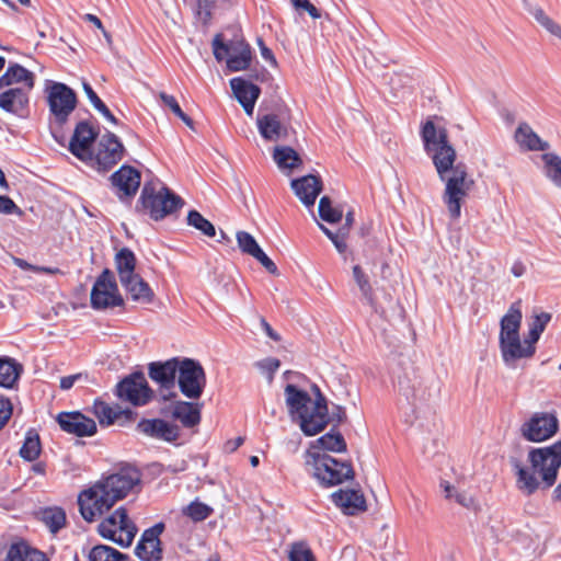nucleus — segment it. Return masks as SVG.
<instances>
[{
  "label": "nucleus",
  "instance_id": "25",
  "mask_svg": "<svg viewBox=\"0 0 561 561\" xmlns=\"http://www.w3.org/2000/svg\"><path fill=\"white\" fill-rule=\"evenodd\" d=\"M57 422L64 432L78 437L92 436L96 433L95 421L78 411L59 413Z\"/></svg>",
  "mask_w": 561,
  "mask_h": 561
},
{
  "label": "nucleus",
  "instance_id": "57",
  "mask_svg": "<svg viewBox=\"0 0 561 561\" xmlns=\"http://www.w3.org/2000/svg\"><path fill=\"white\" fill-rule=\"evenodd\" d=\"M0 213L5 215H22L21 208L7 195H0Z\"/></svg>",
  "mask_w": 561,
  "mask_h": 561
},
{
  "label": "nucleus",
  "instance_id": "5",
  "mask_svg": "<svg viewBox=\"0 0 561 561\" xmlns=\"http://www.w3.org/2000/svg\"><path fill=\"white\" fill-rule=\"evenodd\" d=\"M318 398L313 401L309 393L288 383L285 387L286 405L294 422H297L306 436L322 432L328 423V405L318 387Z\"/></svg>",
  "mask_w": 561,
  "mask_h": 561
},
{
  "label": "nucleus",
  "instance_id": "52",
  "mask_svg": "<svg viewBox=\"0 0 561 561\" xmlns=\"http://www.w3.org/2000/svg\"><path fill=\"white\" fill-rule=\"evenodd\" d=\"M319 228L323 231V233L332 241L335 249L339 253H344L347 245L345 242L346 232H332L329 228H327L324 225L318 222Z\"/></svg>",
  "mask_w": 561,
  "mask_h": 561
},
{
  "label": "nucleus",
  "instance_id": "45",
  "mask_svg": "<svg viewBox=\"0 0 561 561\" xmlns=\"http://www.w3.org/2000/svg\"><path fill=\"white\" fill-rule=\"evenodd\" d=\"M83 91L85 95L88 96L89 101L93 105V107L101 113L105 119L111 122L112 124H117L116 117L111 113L108 107L104 104V102L98 96L93 88L88 83H82Z\"/></svg>",
  "mask_w": 561,
  "mask_h": 561
},
{
  "label": "nucleus",
  "instance_id": "49",
  "mask_svg": "<svg viewBox=\"0 0 561 561\" xmlns=\"http://www.w3.org/2000/svg\"><path fill=\"white\" fill-rule=\"evenodd\" d=\"M289 561H316V557L306 541H297L290 545Z\"/></svg>",
  "mask_w": 561,
  "mask_h": 561
},
{
  "label": "nucleus",
  "instance_id": "12",
  "mask_svg": "<svg viewBox=\"0 0 561 561\" xmlns=\"http://www.w3.org/2000/svg\"><path fill=\"white\" fill-rule=\"evenodd\" d=\"M181 360L182 357H172L164 362L158 360L148 364V376L159 386L163 401L172 400L178 396L174 388Z\"/></svg>",
  "mask_w": 561,
  "mask_h": 561
},
{
  "label": "nucleus",
  "instance_id": "37",
  "mask_svg": "<svg viewBox=\"0 0 561 561\" xmlns=\"http://www.w3.org/2000/svg\"><path fill=\"white\" fill-rule=\"evenodd\" d=\"M550 320L551 314L548 312H541L539 314H536L529 324V332L527 337H525L523 345L535 347V344L540 339L541 333L545 331Z\"/></svg>",
  "mask_w": 561,
  "mask_h": 561
},
{
  "label": "nucleus",
  "instance_id": "3",
  "mask_svg": "<svg viewBox=\"0 0 561 561\" xmlns=\"http://www.w3.org/2000/svg\"><path fill=\"white\" fill-rule=\"evenodd\" d=\"M141 474L134 467L122 468L118 472L103 477L78 495L82 518L92 523L110 511L140 483Z\"/></svg>",
  "mask_w": 561,
  "mask_h": 561
},
{
  "label": "nucleus",
  "instance_id": "19",
  "mask_svg": "<svg viewBox=\"0 0 561 561\" xmlns=\"http://www.w3.org/2000/svg\"><path fill=\"white\" fill-rule=\"evenodd\" d=\"M123 152L124 146L117 136L107 131L101 138L98 151L91 161L99 170L107 171L123 158Z\"/></svg>",
  "mask_w": 561,
  "mask_h": 561
},
{
  "label": "nucleus",
  "instance_id": "4",
  "mask_svg": "<svg viewBox=\"0 0 561 561\" xmlns=\"http://www.w3.org/2000/svg\"><path fill=\"white\" fill-rule=\"evenodd\" d=\"M318 398L313 401L309 393L288 383L285 387L286 405L294 422H297L306 436L322 432L328 423V405L318 387Z\"/></svg>",
  "mask_w": 561,
  "mask_h": 561
},
{
  "label": "nucleus",
  "instance_id": "47",
  "mask_svg": "<svg viewBox=\"0 0 561 561\" xmlns=\"http://www.w3.org/2000/svg\"><path fill=\"white\" fill-rule=\"evenodd\" d=\"M213 513V508L199 501H193L183 508V514L194 522H203Z\"/></svg>",
  "mask_w": 561,
  "mask_h": 561
},
{
  "label": "nucleus",
  "instance_id": "13",
  "mask_svg": "<svg viewBox=\"0 0 561 561\" xmlns=\"http://www.w3.org/2000/svg\"><path fill=\"white\" fill-rule=\"evenodd\" d=\"M115 394L119 400L134 407H144L152 400L153 390L149 387L145 375L136 371L116 385Z\"/></svg>",
  "mask_w": 561,
  "mask_h": 561
},
{
  "label": "nucleus",
  "instance_id": "1",
  "mask_svg": "<svg viewBox=\"0 0 561 561\" xmlns=\"http://www.w3.org/2000/svg\"><path fill=\"white\" fill-rule=\"evenodd\" d=\"M421 138L425 152L432 158L437 175L445 183L443 201L450 218L458 219L461 215V203L473 186L467 165L456 163L457 153L448 139V131L427 119L421 128Z\"/></svg>",
  "mask_w": 561,
  "mask_h": 561
},
{
  "label": "nucleus",
  "instance_id": "39",
  "mask_svg": "<svg viewBox=\"0 0 561 561\" xmlns=\"http://www.w3.org/2000/svg\"><path fill=\"white\" fill-rule=\"evenodd\" d=\"M353 276L362 293L363 298L375 311H378L377 302L374 298V290L370 285L369 278L359 265L353 266Z\"/></svg>",
  "mask_w": 561,
  "mask_h": 561
},
{
  "label": "nucleus",
  "instance_id": "15",
  "mask_svg": "<svg viewBox=\"0 0 561 561\" xmlns=\"http://www.w3.org/2000/svg\"><path fill=\"white\" fill-rule=\"evenodd\" d=\"M124 304L114 274L105 268L96 278L91 290V306L96 310L117 307Z\"/></svg>",
  "mask_w": 561,
  "mask_h": 561
},
{
  "label": "nucleus",
  "instance_id": "55",
  "mask_svg": "<svg viewBox=\"0 0 561 561\" xmlns=\"http://www.w3.org/2000/svg\"><path fill=\"white\" fill-rule=\"evenodd\" d=\"M293 7L299 13L307 12L312 19H320V11L309 0H290Z\"/></svg>",
  "mask_w": 561,
  "mask_h": 561
},
{
  "label": "nucleus",
  "instance_id": "40",
  "mask_svg": "<svg viewBox=\"0 0 561 561\" xmlns=\"http://www.w3.org/2000/svg\"><path fill=\"white\" fill-rule=\"evenodd\" d=\"M313 448L320 447L328 451L344 453L346 443L343 435L339 432H329L316 440Z\"/></svg>",
  "mask_w": 561,
  "mask_h": 561
},
{
  "label": "nucleus",
  "instance_id": "58",
  "mask_svg": "<svg viewBox=\"0 0 561 561\" xmlns=\"http://www.w3.org/2000/svg\"><path fill=\"white\" fill-rule=\"evenodd\" d=\"M12 403L4 396L0 394V430L7 424L12 415Z\"/></svg>",
  "mask_w": 561,
  "mask_h": 561
},
{
  "label": "nucleus",
  "instance_id": "32",
  "mask_svg": "<svg viewBox=\"0 0 561 561\" xmlns=\"http://www.w3.org/2000/svg\"><path fill=\"white\" fill-rule=\"evenodd\" d=\"M22 365L14 358L0 356V387L12 389L22 373Z\"/></svg>",
  "mask_w": 561,
  "mask_h": 561
},
{
  "label": "nucleus",
  "instance_id": "27",
  "mask_svg": "<svg viewBox=\"0 0 561 561\" xmlns=\"http://www.w3.org/2000/svg\"><path fill=\"white\" fill-rule=\"evenodd\" d=\"M331 500L346 515H357L367 510L365 496L359 490L340 489L331 494Z\"/></svg>",
  "mask_w": 561,
  "mask_h": 561
},
{
  "label": "nucleus",
  "instance_id": "34",
  "mask_svg": "<svg viewBox=\"0 0 561 561\" xmlns=\"http://www.w3.org/2000/svg\"><path fill=\"white\" fill-rule=\"evenodd\" d=\"M122 286L135 301L150 304L153 300L152 289L139 275L131 277L127 283H122Z\"/></svg>",
  "mask_w": 561,
  "mask_h": 561
},
{
  "label": "nucleus",
  "instance_id": "18",
  "mask_svg": "<svg viewBox=\"0 0 561 561\" xmlns=\"http://www.w3.org/2000/svg\"><path fill=\"white\" fill-rule=\"evenodd\" d=\"M110 181L117 198L129 203L140 186L141 175L134 167L124 164L111 175Z\"/></svg>",
  "mask_w": 561,
  "mask_h": 561
},
{
  "label": "nucleus",
  "instance_id": "36",
  "mask_svg": "<svg viewBox=\"0 0 561 561\" xmlns=\"http://www.w3.org/2000/svg\"><path fill=\"white\" fill-rule=\"evenodd\" d=\"M273 159L279 169H295L302 163L297 151L287 146L275 147Z\"/></svg>",
  "mask_w": 561,
  "mask_h": 561
},
{
  "label": "nucleus",
  "instance_id": "2",
  "mask_svg": "<svg viewBox=\"0 0 561 561\" xmlns=\"http://www.w3.org/2000/svg\"><path fill=\"white\" fill-rule=\"evenodd\" d=\"M508 463L516 488L524 495L534 494L541 483L550 488L556 483L561 467V440L539 448L516 444L508 455Z\"/></svg>",
  "mask_w": 561,
  "mask_h": 561
},
{
  "label": "nucleus",
  "instance_id": "60",
  "mask_svg": "<svg viewBox=\"0 0 561 561\" xmlns=\"http://www.w3.org/2000/svg\"><path fill=\"white\" fill-rule=\"evenodd\" d=\"M15 264L20 268L25 270V271L43 272V273H49V274L55 273V270H53L50 267L35 266V265L27 263L23 259H15Z\"/></svg>",
  "mask_w": 561,
  "mask_h": 561
},
{
  "label": "nucleus",
  "instance_id": "26",
  "mask_svg": "<svg viewBox=\"0 0 561 561\" xmlns=\"http://www.w3.org/2000/svg\"><path fill=\"white\" fill-rule=\"evenodd\" d=\"M31 91L24 88L0 89V108L15 116L25 117Z\"/></svg>",
  "mask_w": 561,
  "mask_h": 561
},
{
  "label": "nucleus",
  "instance_id": "24",
  "mask_svg": "<svg viewBox=\"0 0 561 561\" xmlns=\"http://www.w3.org/2000/svg\"><path fill=\"white\" fill-rule=\"evenodd\" d=\"M93 413L101 425L118 424L126 426L130 424L137 416V412L130 409H122L119 405L112 407L102 400H95L93 403Z\"/></svg>",
  "mask_w": 561,
  "mask_h": 561
},
{
  "label": "nucleus",
  "instance_id": "50",
  "mask_svg": "<svg viewBox=\"0 0 561 561\" xmlns=\"http://www.w3.org/2000/svg\"><path fill=\"white\" fill-rule=\"evenodd\" d=\"M159 98L176 117H179L187 127L193 128V119L182 111L181 106L179 105L178 101L173 95L167 94L165 92H161L159 94Z\"/></svg>",
  "mask_w": 561,
  "mask_h": 561
},
{
  "label": "nucleus",
  "instance_id": "63",
  "mask_svg": "<svg viewBox=\"0 0 561 561\" xmlns=\"http://www.w3.org/2000/svg\"><path fill=\"white\" fill-rule=\"evenodd\" d=\"M454 500L466 508H471L474 505L473 497L465 492L456 493Z\"/></svg>",
  "mask_w": 561,
  "mask_h": 561
},
{
  "label": "nucleus",
  "instance_id": "9",
  "mask_svg": "<svg viewBox=\"0 0 561 561\" xmlns=\"http://www.w3.org/2000/svg\"><path fill=\"white\" fill-rule=\"evenodd\" d=\"M213 53L217 61L226 60L227 68L237 72L249 68L252 60L250 45L240 35H234L232 39L224 41L221 34H217L213 39Z\"/></svg>",
  "mask_w": 561,
  "mask_h": 561
},
{
  "label": "nucleus",
  "instance_id": "54",
  "mask_svg": "<svg viewBox=\"0 0 561 561\" xmlns=\"http://www.w3.org/2000/svg\"><path fill=\"white\" fill-rule=\"evenodd\" d=\"M280 362L275 357H267L256 363V366L261 369L263 374L267 375L270 380L273 379L274 374L279 368Z\"/></svg>",
  "mask_w": 561,
  "mask_h": 561
},
{
  "label": "nucleus",
  "instance_id": "41",
  "mask_svg": "<svg viewBox=\"0 0 561 561\" xmlns=\"http://www.w3.org/2000/svg\"><path fill=\"white\" fill-rule=\"evenodd\" d=\"M42 450L39 436L35 431H28L24 443L20 448V456L26 461H34L38 458Z\"/></svg>",
  "mask_w": 561,
  "mask_h": 561
},
{
  "label": "nucleus",
  "instance_id": "48",
  "mask_svg": "<svg viewBox=\"0 0 561 561\" xmlns=\"http://www.w3.org/2000/svg\"><path fill=\"white\" fill-rule=\"evenodd\" d=\"M318 211L321 219L330 224L342 219V211L332 206L331 199L328 196L320 198Z\"/></svg>",
  "mask_w": 561,
  "mask_h": 561
},
{
  "label": "nucleus",
  "instance_id": "33",
  "mask_svg": "<svg viewBox=\"0 0 561 561\" xmlns=\"http://www.w3.org/2000/svg\"><path fill=\"white\" fill-rule=\"evenodd\" d=\"M115 265L119 276L121 284L127 283L131 277L136 276V256L128 248L121 249L115 255Z\"/></svg>",
  "mask_w": 561,
  "mask_h": 561
},
{
  "label": "nucleus",
  "instance_id": "51",
  "mask_svg": "<svg viewBox=\"0 0 561 561\" xmlns=\"http://www.w3.org/2000/svg\"><path fill=\"white\" fill-rule=\"evenodd\" d=\"M237 242L239 249L251 256H254L260 250V245L252 234L247 231L237 232Z\"/></svg>",
  "mask_w": 561,
  "mask_h": 561
},
{
  "label": "nucleus",
  "instance_id": "14",
  "mask_svg": "<svg viewBox=\"0 0 561 561\" xmlns=\"http://www.w3.org/2000/svg\"><path fill=\"white\" fill-rule=\"evenodd\" d=\"M47 102L54 123L62 127L77 106V95L67 84L53 82L48 89Z\"/></svg>",
  "mask_w": 561,
  "mask_h": 561
},
{
  "label": "nucleus",
  "instance_id": "30",
  "mask_svg": "<svg viewBox=\"0 0 561 561\" xmlns=\"http://www.w3.org/2000/svg\"><path fill=\"white\" fill-rule=\"evenodd\" d=\"M171 415L184 427L192 428L201 423V405L188 401H176L172 405Z\"/></svg>",
  "mask_w": 561,
  "mask_h": 561
},
{
  "label": "nucleus",
  "instance_id": "8",
  "mask_svg": "<svg viewBox=\"0 0 561 561\" xmlns=\"http://www.w3.org/2000/svg\"><path fill=\"white\" fill-rule=\"evenodd\" d=\"M183 205V199L167 186L161 185L157 190L153 182H146L136 205V211H144L158 221L172 215Z\"/></svg>",
  "mask_w": 561,
  "mask_h": 561
},
{
  "label": "nucleus",
  "instance_id": "29",
  "mask_svg": "<svg viewBox=\"0 0 561 561\" xmlns=\"http://www.w3.org/2000/svg\"><path fill=\"white\" fill-rule=\"evenodd\" d=\"M4 88L33 90L34 73L19 64H10L5 72L0 77V89Z\"/></svg>",
  "mask_w": 561,
  "mask_h": 561
},
{
  "label": "nucleus",
  "instance_id": "42",
  "mask_svg": "<svg viewBox=\"0 0 561 561\" xmlns=\"http://www.w3.org/2000/svg\"><path fill=\"white\" fill-rule=\"evenodd\" d=\"M88 559L89 561H125L128 556L110 546L98 545L90 550Z\"/></svg>",
  "mask_w": 561,
  "mask_h": 561
},
{
  "label": "nucleus",
  "instance_id": "61",
  "mask_svg": "<svg viewBox=\"0 0 561 561\" xmlns=\"http://www.w3.org/2000/svg\"><path fill=\"white\" fill-rule=\"evenodd\" d=\"M257 45L260 47L262 58L271 65L276 66V59L273 51L264 44L262 38H257Z\"/></svg>",
  "mask_w": 561,
  "mask_h": 561
},
{
  "label": "nucleus",
  "instance_id": "43",
  "mask_svg": "<svg viewBox=\"0 0 561 561\" xmlns=\"http://www.w3.org/2000/svg\"><path fill=\"white\" fill-rule=\"evenodd\" d=\"M528 12L533 15L540 26H542L549 34L561 39V25L553 21L540 7H531Z\"/></svg>",
  "mask_w": 561,
  "mask_h": 561
},
{
  "label": "nucleus",
  "instance_id": "59",
  "mask_svg": "<svg viewBox=\"0 0 561 561\" xmlns=\"http://www.w3.org/2000/svg\"><path fill=\"white\" fill-rule=\"evenodd\" d=\"M253 257L257 260L268 273L274 275L278 273L276 264L265 254L262 249Z\"/></svg>",
  "mask_w": 561,
  "mask_h": 561
},
{
  "label": "nucleus",
  "instance_id": "38",
  "mask_svg": "<svg viewBox=\"0 0 561 561\" xmlns=\"http://www.w3.org/2000/svg\"><path fill=\"white\" fill-rule=\"evenodd\" d=\"M41 520L56 534L66 525V513L61 507H47L41 512Z\"/></svg>",
  "mask_w": 561,
  "mask_h": 561
},
{
  "label": "nucleus",
  "instance_id": "20",
  "mask_svg": "<svg viewBox=\"0 0 561 561\" xmlns=\"http://www.w3.org/2000/svg\"><path fill=\"white\" fill-rule=\"evenodd\" d=\"M164 530V524L158 523L146 529L135 547V554L141 561H161L162 548L160 535Z\"/></svg>",
  "mask_w": 561,
  "mask_h": 561
},
{
  "label": "nucleus",
  "instance_id": "16",
  "mask_svg": "<svg viewBox=\"0 0 561 561\" xmlns=\"http://www.w3.org/2000/svg\"><path fill=\"white\" fill-rule=\"evenodd\" d=\"M559 428L554 413L536 412L519 428L520 436L531 443H541L551 438Z\"/></svg>",
  "mask_w": 561,
  "mask_h": 561
},
{
  "label": "nucleus",
  "instance_id": "21",
  "mask_svg": "<svg viewBox=\"0 0 561 561\" xmlns=\"http://www.w3.org/2000/svg\"><path fill=\"white\" fill-rule=\"evenodd\" d=\"M136 431L149 438L175 443L180 438V427L164 419H141Z\"/></svg>",
  "mask_w": 561,
  "mask_h": 561
},
{
  "label": "nucleus",
  "instance_id": "17",
  "mask_svg": "<svg viewBox=\"0 0 561 561\" xmlns=\"http://www.w3.org/2000/svg\"><path fill=\"white\" fill-rule=\"evenodd\" d=\"M256 126L261 137L266 141H284L288 138L290 119L286 112L259 114Z\"/></svg>",
  "mask_w": 561,
  "mask_h": 561
},
{
  "label": "nucleus",
  "instance_id": "46",
  "mask_svg": "<svg viewBox=\"0 0 561 561\" xmlns=\"http://www.w3.org/2000/svg\"><path fill=\"white\" fill-rule=\"evenodd\" d=\"M187 224L207 237L213 238L216 236L215 226L197 210L188 211Z\"/></svg>",
  "mask_w": 561,
  "mask_h": 561
},
{
  "label": "nucleus",
  "instance_id": "7",
  "mask_svg": "<svg viewBox=\"0 0 561 561\" xmlns=\"http://www.w3.org/2000/svg\"><path fill=\"white\" fill-rule=\"evenodd\" d=\"M306 468L321 484L337 485L354 478L350 461H340L332 456L309 449L306 453Z\"/></svg>",
  "mask_w": 561,
  "mask_h": 561
},
{
  "label": "nucleus",
  "instance_id": "44",
  "mask_svg": "<svg viewBox=\"0 0 561 561\" xmlns=\"http://www.w3.org/2000/svg\"><path fill=\"white\" fill-rule=\"evenodd\" d=\"M230 87L239 103L249 100L251 94H254V90L260 89L256 84H253L239 77L232 78L230 80Z\"/></svg>",
  "mask_w": 561,
  "mask_h": 561
},
{
  "label": "nucleus",
  "instance_id": "6",
  "mask_svg": "<svg viewBox=\"0 0 561 561\" xmlns=\"http://www.w3.org/2000/svg\"><path fill=\"white\" fill-rule=\"evenodd\" d=\"M520 301L513 302L508 311L501 319L500 348L506 364L519 358H528L535 354L536 348L524 346L519 337L522 323Z\"/></svg>",
  "mask_w": 561,
  "mask_h": 561
},
{
  "label": "nucleus",
  "instance_id": "64",
  "mask_svg": "<svg viewBox=\"0 0 561 561\" xmlns=\"http://www.w3.org/2000/svg\"><path fill=\"white\" fill-rule=\"evenodd\" d=\"M25 561H48L45 553L30 547Z\"/></svg>",
  "mask_w": 561,
  "mask_h": 561
},
{
  "label": "nucleus",
  "instance_id": "10",
  "mask_svg": "<svg viewBox=\"0 0 561 561\" xmlns=\"http://www.w3.org/2000/svg\"><path fill=\"white\" fill-rule=\"evenodd\" d=\"M98 531L103 538L127 548L133 543L138 529L128 517L126 508L121 506L99 524Z\"/></svg>",
  "mask_w": 561,
  "mask_h": 561
},
{
  "label": "nucleus",
  "instance_id": "62",
  "mask_svg": "<svg viewBox=\"0 0 561 561\" xmlns=\"http://www.w3.org/2000/svg\"><path fill=\"white\" fill-rule=\"evenodd\" d=\"M260 93H261V89H255L254 90V94H251L249 100H247L245 102L240 103L242 105L244 112L249 116H252V114H253L254 105H255L256 100L260 96Z\"/></svg>",
  "mask_w": 561,
  "mask_h": 561
},
{
  "label": "nucleus",
  "instance_id": "23",
  "mask_svg": "<svg viewBox=\"0 0 561 561\" xmlns=\"http://www.w3.org/2000/svg\"><path fill=\"white\" fill-rule=\"evenodd\" d=\"M98 131L85 121L79 122L69 142V151L82 161L93 159L92 145Z\"/></svg>",
  "mask_w": 561,
  "mask_h": 561
},
{
  "label": "nucleus",
  "instance_id": "56",
  "mask_svg": "<svg viewBox=\"0 0 561 561\" xmlns=\"http://www.w3.org/2000/svg\"><path fill=\"white\" fill-rule=\"evenodd\" d=\"M218 0H197V15L206 23L210 20L214 8Z\"/></svg>",
  "mask_w": 561,
  "mask_h": 561
},
{
  "label": "nucleus",
  "instance_id": "35",
  "mask_svg": "<svg viewBox=\"0 0 561 561\" xmlns=\"http://www.w3.org/2000/svg\"><path fill=\"white\" fill-rule=\"evenodd\" d=\"M543 174L558 188H561V157L554 152L541 156Z\"/></svg>",
  "mask_w": 561,
  "mask_h": 561
},
{
  "label": "nucleus",
  "instance_id": "53",
  "mask_svg": "<svg viewBox=\"0 0 561 561\" xmlns=\"http://www.w3.org/2000/svg\"><path fill=\"white\" fill-rule=\"evenodd\" d=\"M30 546L25 542L13 543L8 550L5 561H25Z\"/></svg>",
  "mask_w": 561,
  "mask_h": 561
},
{
  "label": "nucleus",
  "instance_id": "22",
  "mask_svg": "<svg viewBox=\"0 0 561 561\" xmlns=\"http://www.w3.org/2000/svg\"><path fill=\"white\" fill-rule=\"evenodd\" d=\"M399 392L413 405L422 404L431 398V389L424 378L414 370L399 377Z\"/></svg>",
  "mask_w": 561,
  "mask_h": 561
},
{
  "label": "nucleus",
  "instance_id": "31",
  "mask_svg": "<svg viewBox=\"0 0 561 561\" xmlns=\"http://www.w3.org/2000/svg\"><path fill=\"white\" fill-rule=\"evenodd\" d=\"M517 144L530 151H545L549 149V142L542 140L527 123H520L515 131Z\"/></svg>",
  "mask_w": 561,
  "mask_h": 561
},
{
  "label": "nucleus",
  "instance_id": "28",
  "mask_svg": "<svg viewBox=\"0 0 561 561\" xmlns=\"http://www.w3.org/2000/svg\"><path fill=\"white\" fill-rule=\"evenodd\" d=\"M291 188L301 203L307 206H313L318 195L322 190V182L319 176L309 174L291 181Z\"/></svg>",
  "mask_w": 561,
  "mask_h": 561
},
{
  "label": "nucleus",
  "instance_id": "11",
  "mask_svg": "<svg viewBox=\"0 0 561 561\" xmlns=\"http://www.w3.org/2000/svg\"><path fill=\"white\" fill-rule=\"evenodd\" d=\"M176 383L185 398L199 399L206 387V374L201 363L193 358L182 357Z\"/></svg>",
  "mask_w": 561,
  "mask_h": 561
}]
</instances>
